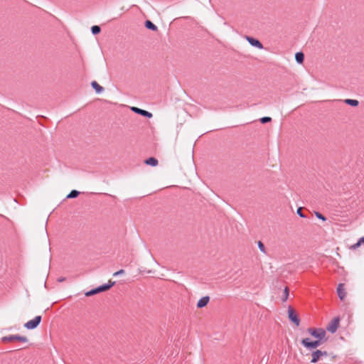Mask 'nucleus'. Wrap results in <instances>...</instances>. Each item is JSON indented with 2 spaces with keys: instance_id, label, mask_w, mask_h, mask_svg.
<instances>
[{
  "instance_id": "nucleus-5",
  "label": "nucleus",
  "mask_w": 364,
  "mask_h": 364,
  "mask_svg": "<svg viewBox=\"0 0 364 364\" xmlns=\"http://www.w3.org/2000/svg\"><path fill=\"white\" fill-rule=\"evenodd\" d=\"M287 314L289 319L296 326H299L300 324V319L291 306H289Z\"/></svg>"
},
{
  "instance_id": "nucleus-15",
  "label": "nucleus",
  "mask_w": 364,
  "mask_h": 364,
  "mask_svg": "<svg viewBox=\"0 0 364 364\" xmlns=\"http://www.w3.org/2000/svg\"><path fill=\"white\" fill-rule=\"evenodd\" d=\"M304 53L302 52H297L296 54H295V60H296V62L299 64H301L303 63L304 61Z\"/></svg>"
},
{
  "instance_id": "nucleus-2",
  "label": "nucleus",
  "mask_w": 364,
  "mask_h": 364,
  "mask_svg": "<svg viewBox=\"0 0 364 364\" xmlns=\"http://www.w3.org/2000/svg\"><path fill=\"white\" fill-rule=\"evenodd\" d=\"M308 332L315 338L319 339V340H324V341H326L325 339L326 336V330L321 328H309Z\"/></svg>"
},
{
  "instance_id": "nucleus-8",
  "label": "nucleus",
  "mask_w": 364,
  "mask_h": 364,
  "mask_svg": "<svg viewBox=\"0 0 364 364\" xmlns=\"http://www.w3.org/2000/svg\"><path fill=\"white\" fill-rule=\"evenodd\" d=\"M312 358L311 360V363H316L318 359L321 357V356H326L327 355V353L326 351H321L320 350H316L315 351H314L312 353Z\"/></svg>"
},
{
  "instance_id": "nucleus-26",
  "label": "nucleus",
  "mask_w": 364,
  "mask_h": 364,
  "mask_svg": "<svg viewBox=\"0 0 364 364\" xmlns=\"http://www.w3.org/2000/svg\"><path fill=\"white\" fill-rule=\"evenodd\" d=\"M361 243L358 240L356 243H355L354 245H352V248L353 250H355L356 248L359 247L360 246Z\"/></svg>"
},
{
  "instance_id": "nucleus-7",
  "label": "nucleus",
  "mask_w": 364,
  "mask_h": 364,
  "mask_svg": "<svg viewBox=\"0 0 364 364\" xmlns=\"http://www.w3.org/2000/svg\"><path fill=\"white\" fill-rule=\"evenodd\" d=\"M5 341H19L23 343L28 342V339L26 336H22L19 335H11L4 338Z\"/></svg>"
},
{
  "instance_id": "nucleus-29",
  "label": "nucleus",
  "mask_w": 364,
  "mask_h": 364,
  "mask_svg": "<svg viewBox=\"0 0 364 364\" xmlns=\"http://www.w3.org/2000/svg\"><path fill=\"white\" fill-rule=\"evenodd\" d=\"M65 279L64 277H60V278H58L57 280H58V282H63L65 281Z\"/></svg>"
},
{
  "instance_id": "nucleus-22",
  "label": "nucleus",
  "mask_w": 364,
  "mask_h": 364,
  "mask_svg": "<svg viewBox=\"0 0 364 364\" xmlns=\"http://www.w3.org/2000/svg\"><path fill=\"white\" fill-rule=\"evenodd\" d=\"M272 120L271 117H263L260 119V122L262 123V124H264V123H267V122H269Z\"/></svg>"
},
{
  "instance_id": "nucleus-11",
  "label": "nucleus",
  "mask_w": 364,
  "mask_h": 364,
  "mask_svg": "<svg viewBox=\"0 0 364 364\" xmlns=\"http://www.w3.org/2000/svg\"><path fill=\"white\" fill-rule=\"evenodd\" d=\"M301 344L307 349L311 350L315 348L313 341H311L310 338H304L301 340Z\"/></svg>"
},
{
  "instance_id": "nucleus-17",
  "label": "nucleus",
  "mask_w": 364,
  "mask_h": 364,
  "mask_svg": "<svg viewBox=\"0 0 364 364\" xmlns=\"http://www.w3.org/2000/svg\"><path fill=\"white\" fill-rule=\"evenodd\" d=\"M345 103L350 106H352V107H356L359 104V102L357 100H352V99H346L345 100Z\"/></svg>"
},
{
  "instance_id": "nucleus-3",
  "label": "nucleus",
  "mask_w": 364,
  "mask_h": 364,
  "mask_svg": "<svg viewBox=\"0 0 364 364\" xmlns=\"http://www.w3.org/2000/svg\"><path fill=\"white\" fill-rule=\"evenodd\" d=\"M41 319V316H36L34 318L26 322L24 324V327L28 330L35 329L40 324Z\"/></svg>"
},
{
  "instance_id": "nucleus-21",
  "label": "nucleus",
  "mask_w": 364,
  "mask_h": 364,
  "mask_svg": "<svg viewBox=\"0 0 364 364\" xmlns=\"http://www.w3.org/2000/svg\"><path fill=\"white\" fill-rule=\"evenodd\" d=\"M257 246H258V248L259 249V250L263 253V254H265L266 253V251H265V247L263 245V243L261 242V241H258L257 242Z\"/></svg>"
},
{
  "instance_id": "nucleus-16",
  "label": "nucleus",
  "mask_w": 364,
  "mask_h": 364,
  "mask_svg": "<svg viewBox=\"0 0 364 364\" xmlns=\"http://www.w3.org/2000/svg\"><path fill=\"white\" fill-rule=\"evenodd\" d=\"M145 164L151 166H156L158 164V161L154 157H150L145 161Z\"/></svg>"
},
{
  "instance_id": "nucleus-19",
  "label": "nucleus",
  "mask_w": 364,
  "mask_h": 364,
  "mask_svg": "<svg viewBox=\"0 0 364 364\" xmlns=\"http://www.w3.org/2000/svg\"><path fill=\"white\" fill-rule=\"evenodd\" d=\"M289 297V289L287 287H285L283 291V295L282 300V301H286L288 299Z\"/></svg>"
},
{
  "instance_id": "nucleus-12",
  "label": "nucleus",
  "mask_w": 364,
  "mask_h": 364,
  "mask_svg": "<svg viewBox=\"0 0 364 364\" xmlns=\"http://www.w3.org/2000/svg\"><path fill=\"white\" fill-rule=\"evenodd\" d=\"M337 294L341 300H343L346 297V291L343 284H339L337 287Z\"/></svg>"
},
{
  "instance_id": "nucleus-10",
  "label": "nucleus",
  "mask_w": 364,
  "mask_h": 364,
  "mask_svg": "<svg viewBox=\"0 0 364 364\" xmlns=\"http://www.w3.org/2000/svg\"><path fill=\"white\" fill-rule=\"evenodd\" d=\"M209 300H210V297L208 296H203L198 300L196 306L198 309H202V308L205 307L208 304Z\"/></svg>"
},
{
  "instance_id": "nucleus-30",
  "label": "nucleus",
  "mask_w": 364,
  "mask_h": 364,
  "mask_svg": "<svg viewBox=\"0 0 364 364\" xmlns=\"http://www.w3.org/2000/svg\"><path fill=\"white\" fill-rule=\"evenodd\" d=\"M358 240L360 242V243H364V236L360 237Z\"/></svg>"
},
{
  "instance_id": "nucleus-4",
  "label": "nucleus",
  "mask_w": 364,
  "mask_h": 364,
  "mask_svg": "<svg viewBox=\"0 0 364 364\" xmlns=\"http://www.w3.org/2000/svg\"><path fill=\"white\" fill-rule=\"evenodd\" d=\"M339 321L340 319L338 317H335L333 318L326 326V331L330 332L331 333H336L339 326Z\"/></svg>"
},
{
  "instance_id": "nucleus-6",
  "label": "nucleus",
  "mask_w": 364,
  "mask_h": 364,
  "mask_svg": "<svg viewBox=\"0 0 364 364\" xmlns=\"http://www.w3.org/2000/svg\"><path fill=\"white\" fill-rule=\"evenodd\" d=\"M246 40L252 47L257 48L260 50L263 49L264 48L262 43L256 38L250 36H246Z\"/></svg>"
},
{
  "instance_id": "nucleus-25",
  "label": "nucleus",
  "mask_w": 364,
  "mask_h": 364,
  "mask_svg": "<svg viewBox=\"0 0 364 364\" xmlns=\"http://www.w3.org/2000/svg\"><path fill=\"white\" fill-rule=\"evenodd\" d=\"M296 213L301 217V218H306V216L302 213L301 208H299L296 210Z\"/></svg>"
},
{
  "instance_id": "nucleus-1",
  "label": "nucleus",
  "mask_w": 364,
  "mask_h": 364,
  "mask_svg": "<svg viewBox=\"0 0 364 364\" xmlns=\"http://www.w3.org/2000/svg\"><path fill=\"white\" fill-rule=\"evenodd\" d=\"M115 284V282H109L107 284H104L102 285H100L95 289H92L87 292H85V295L86 296H92L94 294H96L97 293L106 291L109 289H110L112 286H114Z\"/></svg>"
},
{
  "instance_id": "nucleus-23",
  "label": "nucleus",
  "mask_w": 364,
  "mask_h": 364,
  "mask_svg": "<svg viewBox=\"0 0 364 364\" xmlns=\"http://www.w3.org/2000/svg\"><path fill=\"white\" fill-rule=\"evenodd\" d=\"M316 216L318 219H320L322 221H326V217H324L323 215H321L320 213L318 212H316Z\"/></svg>"
},
{
  "instance_id": "nucleus-24",
  "label": "nucleus",
  "mask_w": 364,
  "mask_h": 364,
  "mask_svg": "<svg viewBox=\"0 0 364 364\" xmlns=\"http://www.w3.org/2000/svg\"><path fill=\"white\" fill-rule=\"evenodd\" d=\"M313 342L314 344V347L317 348L318 346H319L321 345L322 340L316 339V341H313Z\"/></svg>"
},
{
  "instance_id": "nucleus-18",
  "label": "nucleus",
  "mask_w": 364,
  "mask_h": 364,
  "mask_svg": "<svg viewBox=\"0 0 364 364\" xmlns=\"http://www.w3.org/2000/svg\"><path fill=\"white\" fill-rule=\"evenodd\" d=\"M80 192L76 190H73L70 192V193L67 196V198H75L78 196Z\"/></svg>"
},
{
  "instance_id": "nucleus-28",
  "label": "nucleus",
  "mask_w": 364,
  "mask_h": 364,
  "mask_svg": "<svg viewBox=\"0 0 364 364\" xmlns=\"http://www.w3.org/2000/svg\"><path fill=\"white\" fill-rule=\"evenodd\" d=\"M140 272H141V273H147V274H150V273H151V272H152V271H151V270H146V269H144V270H143V271L140 270Z\"/></svg>"
},
{
  "instance_id": "nucleus-14",
  "label": "nucleus",
  "mask_w": 364,
  "mask_h": 364,
  "mask_svg": "<svg viewBox=\"0 0 364 364\" xmlns=\"http://www.w3.org/2000/svg\"><path fill=\"white\" fill-rule=\"evenodd\" d=\"M145 26L147 29L151 30L153 31L157 30V26L149 20L145 21Z\"/></svg>"
},
{
  "instance_id": "nucleus-20",
  "label": "nucleus",
  "mask_w": 364,
  "mask_h": 364,
  "mask_svg": "<svg viewBox=\"0 0 364 364\" xmlns=\"http://www.w3.org/2000/svg\"><path fill=\"white\" fill-rule=\"evenodd\" d=\"M100 27L98 26H93L91 27V31L93 35H97L100 32Z\"/></svg>"
},
{
  "instance_id": "nucleus-27",
  "label": "nucleus",
  "mask_w": 364,
  "mask_h": 364,
  "mask_svg": "<svg viewBox=\"0 0 364 364\" xmlns=\"http://www.w3.org/2000/svg\"><path fill=\"white\" fill-rule=\"evenodd\" d=\"M124 272V269H120V270H119V271H117V272H114V273L113 274V276H114V277H116V276H118V275L122 274Z\"/></svg>"
},
{
  "instance_id": "nucleus-9",
  "label": "nucleus",
  "mask_w": 364,
  "mask_h": 364,
  "mask_svg": "<svg viewBox=\"0 0 364 364\" xmlns=\"http://www.w3.org/2000/svg\"><path fill=\"white\" fill-rule=\"evenodd\" d=\"M132 110L133 112H134L135 113L139 114L143 117H145L147 118L152 117V114L146 110L141 109L140 108L134 107H132Z\"/></svg>"
},
{
  "instance_id": "nucleus-13",
  "label": "nucleus",
  "mask_w": 364,
  "mask_h": 364,
  "mask_svg": "<svg viewBox=\"0 0 364 364\" xmlns=\"http://www.w3.org/2000/svg\"><path fill=\"white\" fill-rule=\"evenodd\" d=\"M92 87L95 90V92L99 94L103 91V87L100 85L96 81H92L91 82Z\"/></svg>"
}]
</instances>
